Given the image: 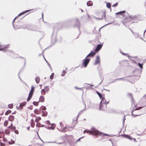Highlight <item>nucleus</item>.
<instances>
[{
  "instance_id": "obj_1",
  "label": "nucleus",
  "mask_w": 146,
  "mask_h": 146,
  "mask_svg": "<svg viewBox=\"0 0 146 146\" xmlns=\"http://www.w3.org/2000/svg\"><path fill=\"white\" fill-rule=\"evenodd\" d=\"M127 17H125V19L122 21V22L124 25V26H127V25L126 24L127 23V22H128L129 21V22H131V23H133L134 22H133L131 21L129 19H135L136 17V16H132L130 14L127 13Z\"/></svg>"
},
{
  "instance_id": "obj_2",
  "label": "nucleus",
  "mask_w": 146,
  "mask_h": 146,
  "mask_svg": "<svg viewBox=\"0 0 146 146\" xmlns=\"http://www.w3.org/2000/svg\"><path fill=\"white\" fill-rule=\"evenodd\" d=\"M84 133H89L90 135H93L95 136L97 135V133L99 132V131L97 129H95L94 127L91 128V130H85L84 131Z\"/></svg>"
},
{
  "instance_id": "obj_3",
  "label": "nucleus",
  "mask_w": 146,
  "mask_h": 146,
  "mask_svg": "<svg viewBox=\"0 0 146 146\" xmlns=\"http://www.w3.org/2000/svg\"><path fill=\"white\" fill-rule=\"evenodd\" d=\"M96 92L99 97L100 99L101 100L100 104V109L102 107L101 105L102 102L104 101V100H105V99L104 97L102 96V95L98 91H96Z\"/></svg>"
},
{
  "instance_id": "obj_4",
  "label": "nucleus",
  "mask_w": 146,
  "mask_h": 146,
  "mask_svg": "<svg viewBox=\"0 0 146 146\" xmlns=\"http://www.w3.org/2000/svg\"><path fill=\"white\" fill-rule=\"evenodd\" d=\"M90 59L88 58H86L83 60V61L82 63V65L85 68L86 67L90 62Z\"/></svg>"
},
{
  "instance_id": "obj_5",
  "label": "nucleus",
  "mask_w": 146,
  "mask_h": 146,
  "mask_svg": "<svg viewBox=\"0 0 146 146\" xmlns=\"http://www.w3.org/2000/svg\"><path fill=\"white\" fill-rule=\"evenodd\" d=\"M76 22L75 23L74 27H78V29L79 31L80 32V33L78 35V36L80 35V24L79 21L78 19L77 18H76Z\"/></svg>"
},
{
  "instance_id": "obj_6",
  "label": "nucleus",
  "mask_w": 146,
  "mask_h": 146,
  "mask_svg": "<svg viewBox=\"0 0 146 146\" xmlns=\"http://www.w3.org/2000/svg\"><path fill=\"white\" fill-rule=\"evenodd\" d=\"M54 29L53 32L51 36V42L52 43H53L54 44L56 42L57 40V38L56 36H55L54 38H53L54 33Z\"/></svg>"
},
{
  "instance_id": "obj_7",
  "label": "nucleus",
  "mask_w": 146,
  "mask_h": 146,
  "mask_svg": "<svg viewBox=\"0 0 146 146\" xmlns=\"http://www.w3.org/2000/svg\"><path fill=\"white\" fill-rule=\"evenodd\" d=\"M8 47L7 46H3L0 45V50L5 51H7L8 50Z\"/></svg>"
},
{
  "instance_id": "obj_8",
  "label": "nucleus",
  "mask_w": 146,
  "mask_h": 146,
  "mask_svg": "<svg viewBox=\"0 0 146 146\" xmlns=\"http://www.w3.org/2000/svg\"><path fill=\"white\" fill-rule=\"evenodd\" d=\"M96 52H95L94 51H91L88 54L87 56H86V58L89 57H93L96 54Z\"/></svg>"
},
{
  "instance_id": "obj_9",
  "label": "nucleus",
  "mask_w": 146,
  "mask_h": 146,
  "mask_svg": "<svg viewBox=\"0 0 146 146\" xmlns=\"http://www.w3.org/2000/svg\"><path fill=\"white\" fill-rule=\"evenodd\" d=\"M116 80H122L124 81H126L128 82H129L132 84H133V82H131L129 79H128L127 78V77H123L122 78H117V79Z\"/></svg>"
},
{
  "instance_id": "obj_10",
  "label": "nucleus",
  "mask_w": 146,
  "mask_h": 146,
  "mask_svg": "<svg viewBox=\"0 0 146 146\" xmlns=\"http://www.w3.org/2000/svg\"><path fill=\"white\" fill-rule=\"evenodd\" d=\"M100 58L99 56H97L96 57V59L95 63H94V65H96L97 64L100 63Z\"/></svg>"
},
{
  "instance_id": "obj_11",
  "label": "nucleus",
  "mask_w": 146,
  "mask_h": 146,
  "mask_svg": "<svg viewBox=\"0 0 146 146\" xmlns=\"http://www.w3.org/2000/svg\"><path fill=\"white\" fill-rule=\"evenodd\" d=\"M125 13V11H122L116 13H115V14L116 15V17H117L118 16L117 15H121V16H122L124 15V14Z\"/></svg>"
},
{
  "instance_id": "obj_12",
  "label": "nucleus",
  "mask_w": 146,
  "mask_h": 146,
  "mask_svg": "<svg viewBox=\"0 0 146 146\" xmlns=\"http://www.w3.org/2000/svg\"><path fill=\"white\" fill-rule=\"evenodd\" d=\"M137 108H133L132 110V111H131V115H132L133 117H135L137 116H139L140 115H141V114H139V115H135L133 114V112L134 111H136V110H137Z\"/></svg>"
},
{
  "instance_id": "obj_13",
  "label": "nucleus",
  "mask_w": 146,
  "mask_h": 146,
  "mask_svg": "<svg viewBox=\"0 0 146 146\" xmlns=\"http://www.w3.org/2000/svg\"><path fill=\"white\" fill-rule=\"evenodd\" d=\"M86 108H84V109L80 111L78 113V114L77 116V117L76 119V120L75 121H77L78 119V118L79 116L80 115V114H82L84 111L85 110H86Z\"/></svg>"
},
{
  "instance_id": "obj_14",
  "label": "nucleus",
  "mask_w": 146,
  "mask_h": 146,
  "mask_svg": "<svg viewBox=\"0 0 146 146\" xmlns=\"http://www.w3.org/2000/svg\"><path fill=\"white\" fill-rule=\"evenodd\" d=\"M70 129V127H69L66 126L61 129V131L62 132H65L66 131L67 129H68V131Z\"/></svg>"
},
{
  "instance_id": "obj_15",
  "label": "nucleus",
  "mask_w": 146,
  "mask_h": 146,
  "mask_svg": "<svg viewBox=\"0 0 146 146\" xmlns=\"http://www.w3.org/2000/svg\"><path fill=\"white\" fill-rule=\"evenodd\" d=\"M105 101H106V100H104V101L102 102V105H101L102 107H101V109H100V107L99 108V110H102V108H103V106H104V105L105 106V109H106V108H107V106H106V102Z\"/></svg>"
},
{
  "instance_id": "obj_16",
  "label": "nucleus",
  "mask_w": 146,
  "mask_h": 146,
  "mask_svg": "<svg viewBox=\"0 0 146 146\" xmlns=\"http://www.w3.org/2000/svg\"><path fill=\"white\" fill-rule=\"evenodd\" d=\"M44 101V97L43 96H41L39 99V102H43Z\"/></svg>"
},
{
  "instance_id": "obj_17",
  "label": "nucleus",
  "mask_w": 146,
  "mask_h": 146,
  "mask_svg": "<svg viewBox=\"0 0 146 146\" xmlns=\"http://www.w3.org/2000/svg\"><path fill=\"white\" fill-rule=\"evenodd\" d=\"M14 116L13 115H11L9 116L8 118V120L12 122L14 120Z\"/></svg>"
},
{
  "instance_id": "obj_18",
  "label": "nucleus",
  "mask_w": 146,
  "mask_h": 146,
  "mask_svg": "<svg viewBox=\"0 0 146 146\" xmlns=\"http://www.w3.org/2000/svg\"><path fill=\"white\" fill-rule=\"evenodd\" d=\"M26 102H24L22 103H21L20 104V108H21V110L22 109H23V107L25 105H26Z\"/></svg>"
},
{
  "instance_id": "obj_19",
  "label": "nucleus",
  "mask_w": 146,
  "mask_h": 146,
  "mask_svg": "<svg viewBox=\"0 0 146 146\" xmlns=\"http://www.w3.org/2000/svg\"><path fill=\"white\" fill-rule=\"evenodd\" d=\"M33 95V93L31 94V92H29L28 97L27 99V101H29L31 99V98L32 96Z\"/></svg>"
},
{
  "instance_id": "obj_20",
  "label": "nucleus",
  "mask_w": 146,
  "mask_h": 146,
  "mask_svg": "<svg viewBox=\"0 0 146 146\" xmlns=\"http://www.w3.org/2000/svg\"><path fill=\"white\" fill-rule=\"evenodd\" d=\"M133 34L134 35L135 37V38H140V35L138 33H133L132 31H131Z\"/></svg>"
},
{
  "instance_id": "obj_21",
  "label": "nucleus",
  "mask_w": 146,
  "mask_h": 146,
  "mask_svg": "<svg viewBox=\"0 0 146 146\" xmlns=\"http://www.w3.org/2000/svg\"><path fill=\"white\" fill-rule=\"evenodd\" d=\"M46 109V107L45 106H41V107L39 108L40 110H41V111L42 112H43V111L45 110Z\"/></svg>"
},
{
  "instance_id": "obj_22",
  "label": "nucleus",
  "mask_w": 146,
  "mask_h": 146,
  "mask_svg": "<svg viewBox=\"0 0 146 146\" xmlns=\"http://www.w3.org/2000/svg\"><path fill=\"white\" fill-rule=\"evenodd\" d=\"M87 5L88 6H91L93 5V2L91 1H88L87 3Z\"/></svg>"
},
{
  "instance_id": "obj_23",
  "label": "nucleus",
  "mask_w": 146,
  "mask_h": 146,
  "mask_svg": "<svg viewBox=\"0 0 146 146\" xmlns=\"http://www.w3.org/2000/svg\"><path fill=\"white\" fill-rule=\"evenodd\" d=\"M41 111H39L38 109H35L34 111V113L36 114H39L40 113Z\"/></svg>"
},
{
  "instance_id": "obj_24",
  "label": "nucleus",
  "mask_w": 146,
  "mask_h": 146,
  "mask_svg": "<svg viewBox=\"0 0 146 146\" xmlns=\"http://www.w3.org/2000/svg\"><path fill=\"white\" fill-rule=\"evenodd\" d=\"M129 78H128V79L131 82H133V83H134V82H131V81H133V80H135V77L134 76H129L127 77V78H129Z\"/></svg>"
},
{
  "instance_id": "obj_25",
  "label": "nucleus",
  "mask_w": 146,
  "mask_h": 146,
  "mask_svg": "<svg viewBox=\"0 0 146 146\" xmlns=\"http://www.w3.org/2000/svg\"><path fill=\"white\" fill-rule=\"evenodd\" d=\"M129 78H128V79L131 82H133V83H134V82H131V81H133V80H135V77L134 76H129L127 77V78H129Z\"/></svg>"
},
{
  "instance_id": "obj_26",
  "label": "nucleus",
  "mask_w": 146,
  "mask_h": 146,
  "mask_svg": "<svg viewBox=\"0 0 146 146\" xmlns=\"http://www.w3.org/2000/svg\"><path fill=\"white\" fill-rule=\"evenodd\" d=\"M35 81L37 84H38L40 81V78L39 77H36L35 78Z\"/></svg>"
},
{
  "instance_id": "obj_27",
  "label": "nucleus",
  "mask_w": 146,
  "mask_h": 146,
  "mask_svg": "<svg viewBox=\"0 0 146 146\" xmlns=\"http://www.w3.org/2000/svg\"><path fill=\"white\" fill-rule=\"evenodd\" d=\"M125 138L128 139L130 140H132V139H133V138H132L131 136L128 135H125Z\"/></svg>"
},
{
  "instance_id": "obj_28",
  "label": "nucleus",
  "mask_w": 146,
  "mask_h": 146,
  "mask_svg": "<svg viewBox=\"0 0 146 146\" xmlns=\"http://www.w3.org/2000/svg\"><path fill=\"white\" fill-rule=\"evenodd\" d=\"M44 89L45 90L46 92V93H48L49 90V88L48 86H45Z\"/></svg>"
},
{
  "instance_id": "obj_29",
  "label": "nucleus",
  "mask_w": 146,
  "mask_h": 146,
  "mask_svg": "<svg viewBox=\"0 0 146 146\" xmlns=\"http://www.w3.org/2000/svg\"><path fill=\"white\" fill-rule=\"evenodd\" d=\"M103 46V44H98L97 45V48H98L99 50H100L102 48Z\"/></svg>"
},
{
  "instance_id": "obj_30",
  "label": "nucleus",
  "mask_w": 146,
  "mask_h": 146,
  "mask_svg": "<svg viewBox=\"0 0 146 146\" xmlns=\"http://www.w3.org/2000/svg\"><path fill=\"white\" fill-rule=\"evenodd\" d=\"M129 96H130L131 97V102L132 103H133L134 104V99L133 98L132 94H131L129 93Z\"/></svg>"
},
{
  "instance_id": "obj_31",
  "label": "nucleus",
  "mask_w": 146,
  "mask_h": 146,
  "mask_svg": "<svg viewBox=\"0 0 146 146\" xmlns=\"http://www.w3.org/2000/svg\"><path fill=\"white\" fill-rule=\"evenodd\" d=\"M102 19H101V18H97V17H94L96 19H100H100H102L103 18V16H104V18H105V19H106V16H105V12H104L103 13V15H102Z\"/></svg>"
},
{
  "instance_id": "obj_32",
  "label": "nucleus",
  "mask_w": 146,
  "mask_h": 146,
  "mask_svg": "<svg viewBox=\"0 0 146 146\" xmlns=\"http://www.w3.org/2000/svg\"><path fill=\"white\" fill-rule=\"evenodd\" d=\"M41 94L43 95H45L46 94L45 90L44 89H43L41 90Z\"/></svg>"
},
{
  "instance_id": "obj_33",
  "label": "nucleus",
  "mask_w": 146,
  "mask_h": 146,
  "mask_svg": "<svg viewBox=\"0 0 146 146\" xmlns=\"http://www.w3.org/2000/svg\"><path fill=\"white\" fill-rule=\"evenodd\" d=\"M48 112L47 111H45V112H43L42 114V116L43 117H46L47 115Z\"/></svg>"
},
{
  "instance_id": "obj_34",
  "label": "nucleus",
  "mask_w": 146,
  "mask_h": 146,
  "mask_svg": "<svg viewBox=\"0 0 146 146\" xmlns=\"http://www.w3.org/2000/svg\"><path fill=\"white\" fill-rule=\"evenodd\" d=\"M102 134L105 136H109V135L106 133H104L99 131V132L97 133V135H101V134Z\"/></svg>"
},
{
  "instance_id": "obj_35",
  "label": "nucleus",
  "mask_w": 146,
  "mask_h": 146,
  "mask_svg": "<svg viewBox=\"0 0 146 146\" xmlns=\"http://www.w3.org/2000/svg\"><path fill=\"white\" fill-rule=\"evenodd\" d=\"M43 57H44V58L45 60V61L46 62V63H47V64H48V66L49 67V68H50V69H51V70H52V68L51 66V65H50V64H49L48 63V61L46 60L44 56H43Z\"/></svg>"
},
{
  "instance_id": "obj_36",
  "label": "nucleus",
  "mask_w": 146,
  "mask_h": 146,
  "mask_svg": "<svg viewBox=\"0 0 146 146\" xmlns=\"http://www.w3.org/2000/svg\"><path fill=\"white\" fill-rule=\"evenodd\" d=\"M34 89H35L34 87L33 86H32L31 88V90L30 92H31V94L32 93L33 94V93L34 91Z\"/></svg>"
},
{
  "instance_id": "obj_37",
  "label": "nucleus",
  "mask_w": 146,
  "mask_h": 146,
  "mask_svg": "<svg viewBox=\"0 0 146 146\" xmlns=\"http://www.w3.org/2000/svg\"><path fill=\"white\" fill-rule=\"evenodd\" d=\"M143 64L144 63H142L141 64L140 63L138 62V65L141 69H142L143 68Z\"/></svg>"
},
{
  "instance_id": "obj_38",
  "label": "nucleus",
  "mask_w": 146,
  "mask_h": 146,
  "mask_svg": "<svg viewBox=\"0 0 146 146\" xmlns=\"http://www.w3.org/2000/svg\"><path fill=\"white\" fill-rule=\"evenodd\" d=\"M66 72V71L65 70H63L62 71V74H61V76H64L65 75Z\"/></svg>"
},
{
  "instance_id": "obj_39",
  "label": "nucleus",
  "mask_w": 146,
  "mask_h": 146,
  "mask_svg": "<svg viewBox=\"0 0 146 146\" xmlns=\"http://www.w3.org/2000/svg\"><path fill=\"white\" fill-rule=\"evenodd\" d=\"M41 119V118L40 117H36L35 119V121L36 122H38Z\"/></svg>"
},
{
  "instance_id": "obj_40",
  "label": "nucleus",
  "mask_w": 146,
  "mask_h": 146,
  "mask_svg": "<svg viewBox=\"0 0 146 146\" xmlns=\"http://www.w3.org/2000/svg\"><path fill=\"white\" fill-rule=\"evenodd\" d=\"M25 28H27V29L33 31V29L31 28V26L30 25H27Z\"/></svg>"
},
{
  "instance_id": "obj_41",
  "label": "nucleus",
  "mask_w": 146,
  "mask_h": 146,
  "mask_svg": "<svg viewBox=\"0 0 146 146\" xmlns=\"http://www.w3.org/2000/svg\"><path fill=\"white\" fill-rule=\"evenodd\" d=\"M106 7L108 8H110L111 7V4L110 3H106Z\"/></svg>"
},
{
  "instance_id": "obj_42",
  "label": "nucleus",
  "mask_w": 146,
  "mask_h": 146,
  "mask_svg": "<svg viewBox=\"0 0 146 146\" xmlns=\"http://www.w3.org/2000/svg\"><path fill=\"white\" fill-rule=\"evenodd\" d=\"M11 110H8L5 113V114L6 115H7L9 113H11Z\"/></svg>"
},
{
  "instance_id": "obj_43",
  "label": "nucleus",
  "mask_w": 146,
  "mask_h": 146,
  "mask_svg": "<svg viewBox=\"0 0 146 146\" xmlns=\"http://www.w3.org/2000/svg\"><path fill=\"white\" fill-rule=\"evenodd\" d=\"M39 102H33V104L35 106H38V103Z\"/></svg>"
},
{
  "instance_id": "obj_44",
  "label": "nucleus",
  "mask_w": 146,
  "mask_h": 146,
  "mask_svg": "<svg viewBox=\"0 0 146 146\" xmlns=\"http://www.w3.org/2000/svg\"><path fill=\"white\" fill-rule=\"evenodd\" d=\"M8 108L10 109H12L13 107V104H9L8 105Z\"/></svg>"
},
{
  "instance_id": "obj_45",
  "label": "nucleus",
  "mask_w": 146,
  "mask_h": 146,
  "mask_svg": "<svg viewBox=\"0 0 146 146\" xmlns=\"http://www.w3.org/2000/svg\"><path fill=\"white\" fill-rule=\"evenodd\" d=\"M34 9H30V10H25V11H24V12L25 13H27L29 11H30L33 10ZM34 10H35V11H36V10H37V9H34Z\"/></svg>"
},
{
  "instance_id": "obj_46",
  "label": "nucleus",
  "mask_w": 146,
  "mask_h": 146,
  "mask_svg": "<svg viewBox=\"0 0 146 146\" xmlns=\"http://www.w3.org/2000/svg\"><path fill=\"white\" fill-rule=\"evenodd\" d=\"M54 73H52L51 75L50 76V78L51 80H52L53 79Z\"/></svg>"
},
{
  "instance_id": "obj_47",
  "label": "nucleus",
  "mask_w": 146,
  "mask_h": 146,
  "mask_svg": "<svg viewBox=\"0 0 146 146\" xmlns=\"http://www.w3.org/2000/svg\"><path fill=\"white\" fill-rule=\"evenodd\" d=\"M8 123V121L7 120H6L4 123V125L5 126H6L7 125Z\"/></svg>"
},
{
  "instance_id": "obj_48",
  "label": "nucleus",
  "mask_w": 146,
  "mask_h": 146,
  "mask_svg": "<svg viewBox=\"0 0 146 146\" xmlns=\"http://www.w3.org/2000/svg\"><path fill=\"white\" fill-rule=\"evenodd\" d=\"M5 133L6 135H9L10 133V131L8 130H6L5 131Z\"/></svg>"
},
{
  "instance_id": "obj_49",
  "label": "nucleus",
  "mask_w": 146,
  "mask_h": 146,
  "mask_svg": "<svg viewBox=\"0 0 146 146\" xmlns=\"http://www.w3.org/2000/svg\"><path fill=\"white\" fill-rule=\"evenodd\" d=\"M75 88L77 90H82L83 93H84L83 90H82V88H78V87H77V86H76V87H75Z\"/></svg>"
},
{
  "instance_id": "obj_50",
  "label": "nucleus",
  "mask_w": 146,
  "mask_h": 146,
  "mask_svg": "<svg viewBox=\"0 0 146 146\" xmlns=\"http://www.w3.org/2000/svg\"><path fill=\"white\" fill-rule=\"evenodd\" d=\"M15 20H14H14H13V23H12V24H13V27L14 28V29L15 30H16L17 29V28H16L15 27L14 25V22L15 21ZM19 28H18V29H19Z\"/></svg>"
},
{
  "instance_id": "obj_51",
  "label": "nucleus",
  "mask_w": 146,
  "mask_h": 146,
  "mask_svg": "<svg viewBox=\"0 0 146 146\" xmlns=\"http://www.w3.org/2000/svg\"><path fill=\"white\" fill-rule=\"evenodd\" d=\"M12 141V143H11V142H10V141H9L8 142V143L10 145H11V144H14L15 143V141H14L13 140H12V139H11Z\"/></svg>"
},
{
  "instance_id": "obj_52",
  "label": "nucleus",
  "mask_w": 146,
  "mask_h": 146,
  "mask_svg": "<svg viewBox=\"0 0 146 146\" xmlns=\"http://www.w3.org/2000/svg\"><path fill=\"white\" fill-rule=\"evenodd\" d=\"M16 127L15 126H13L11 128V130H12V131H13V130H15L16 129Z\"/></svg>"
},
{
  "instance_id": "obj_53",
  "label": "nucleus",
  "mask_w": 146,
  "mask_h": 146,
  "mask_svg": "<svg viewBox=\"0 0 146 146\" xmlns=\"http://www.w3.org/2000/svg\"><path fill=\"white\" fill-rule=\"evenodd\" d=\"M118 4V3H115V4H114L112 5V7H116L117 6Z\"/></svg>"
},
{
  "instance_id": "obj_54",
  "label": "nucleus",
  "mask_w": 146,
  "mask_h": 146,
  "mask_svg": "<svg viewBox=\"0 0 146 146\" xmlns=\"http://www.w3.org/2000/svg\"><path fill=\"white\" fill-rule=\"evenodd\" d=\"M38 124H39V126H38L39 127H44L45 126L44 125L41 124L40 123H38Z\"/></svg>"
},
{
  "instance_id": "obj_55",
  "label": "nucleus",
  "mask_w": 146,
  "mask_h": 146,
  "mask_svg": "<svg viewBox=\"0 0 146 146\" xmlns=\"http://www.w3.org/2000/svg\"><path fill=\"white\" fill-rule=\"evenodd\" d=\"M33 107V105H31L28 107V108L30 109L31 110H32Z\"/></svg>"
},
{
  "instance_id": "obj_56",
  "label": "nucleus",
  "mask_w": 146,
  "mask_h": 146,
  "mask_svg": "<svg viewBox=\"0 0 146 146\" xmlns=\"http://www.w3.org/2000/svg\"><path fill=\"white\" fill-rule=\"evenodd\" d=\"M24 14H25L24 12V11L22 12H21V13H20L19 14V15H18V16H20Z\"/></svg>"
},
{
  "instance_id": "obj_57",
  "label": "nucleus",
  "mask_w": 146,
  "mask_h": 146,
  "mask_svg": "<svg viewBox=\"0 0 146 146\" xmlns=\"http://www.w3.org/2000/svg\"><path fill=\"white\" fill-rule=\"evenodd\" d=\"M46 123L47 124H50V125H51L50 123V121L49 120H47V121H46Z\"/></svg>"
},
{
  "instance_id": "obj_58",
  "label": "nucleus",
  "mask_w": 146,
  "mask_h": 146,
  "mask_svg": "<svg viewBox=\"0 0 146 146\" xmlns=\"http://www.w3.org/2000/svg\"><path fill=\"white\" fill-rule=\"evenodd\" d=\"M120 53L123 55L126 56L128 54H125L122 51H120Z\"/></svg>"
},
{
  "instance_id": "obj_59",
  "label": "nucleus",
  "mask_w": 146,
  "mask_h": 146,
  "mask_svg": "<svg viewBox=\"0 0 146 146\" xmlns=\"http://www.w3.org/2000/svg\"><path fill=\"white\" fill-rule=\"evenodd\" d=\"M112 23V22H111V23H108V24H106V25H104V26H103L102 27H101V28H100V29H101V28H102L103 27H105V26H106V25H110V24H111V23Z\"/></svg>"
},
{
  "instance_id": "obj_60",
  "label": "nucleus",
  "mask_w": 146,
  "mask_h": 146,
  "mask_svg": "<svg viewBox=\"0 0 146 146\" xmlns=\"http://www.w3.org/2000/svg\"><path fill=\"white\" fill-rule=\"evenodd\" d=\"M143 107L141 106L139 107H138L137 108H137V110H139L141 108H142Z\"/></svg>"
},
{
  "instance_id": "obj_61",
  "label": "nucleus",
  "mask_w": 146,
  "mask_h": 146,
  "mask_svg": "<svg viewBox=\"0 0 146 146\" xmlns=\"http://www.w3.org/2000/svg\"><path fill=\"white\" fill-rule=\"evenodd\" d=\"M125 116H124L123 118V125H124V121L125 120Z\"/></svg>"
},
{
  "instance_id": "obj_62",
  "label": "nucleus",
  "mask_w": 146,
  "mask_h": 146,
  "mask_svg": "<svg viewBox=\"0 0 146 146\" xmlns=\"http://www.w3.org/2000/svg\"><path fill=\"white\" fill-rule=\"evenodd\" d=\"M0 145L1 146H5V144L2 143H1V142H0Z\"/></svg>"
},
{
  "instance_id": "obj_63",
  "label": "nucleus",
  "mask_w": 146,
  "mask_h": 146,
  "mask_svg": "<svg viewBox=\"0 0 146 146\" xmlns=\"http://www.w3.org/2000/svg\"><path fill=\"white\" fill-rule=\"evenodd\" d=\"M35 125V123H31V126L32 127H33Z\"/></svg>"
},
{
  "instance_id": "obj_64",
  "label": "nucleus",
  "mask_w": 146,
  "mask_h": 146,
  "mask_svg": "<svg viewBox=\"0 0 146 146\" xmlns=\"http://www.w3.org/2000/svg\"><path fill=\"white\" fill-rule=\"evenodd\" d=\"M15 133L17 134H19V131L18 130H15L14 131Z\"/></svg>"
}]
</instances>
